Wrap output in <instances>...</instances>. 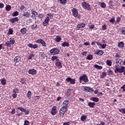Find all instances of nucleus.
<instances>
[{"label": "nucleus", "instance_id": "f257e3e1", "mask_svg": "<svg viewBox=\"0 0 125 125\" xmlns=\"http://www.w3.org/2000/svg\"><path fill=\"white\" fill-rule=\"evenodd\" d=\"M59 52H60V50L57 48H53L50 51V53L52 55H57Z\"/></svg>", "mask_w": 125, "mask_h": 125}, {"label": "nucleus", "instance_id": "f03ea898", "mask_svg": "<svg viewBox=\"0 0 125 125\" xmlns=\"http://www.w3.org/2000/svg\"><path fill=\"white\" fill-rule=\"evenodd\" d=\"M82 6H83L84 9H86V10H88L89 11L91 10L90 5L86 2H83L82 3Z\"/></svg>", "mask_w": 125, "mask_h": 125}, {"label": "nucleus", "instance_id": "7ed1b4c3", "mask_svg": "<svg viewBox=\"0 0 125 125\" xmlns=\"http://www.w3.org/2000/svg\"><path fill=\"white\" fill-rule=\"evenodd\" d=\"M68 108L62 106L60 110V117H64L65 113L67 111Z\"/></svg>", "mask_w": 125, "mask_h": 125}, {"label": "nucleus", "instance_id": "20e7f679", "mask_svg": "<svg viewBox=\"0 0 125 125\" xmlns=\"http://www.w3.org/2000/svg\"><path fill=\"white\" fill-rule=\"evenodd\" d=\"M125 66H122L119 68L117 67L115 70V73H116V74H118V73H124L125 71Z\"/></svg>", "mask_w": 125, "mask_h": 125}, {"label": "nucleus", "instance_id": "39448f33", "mask_svg": "<svg viewBox=\"0 0 125 125\" xmlns=\"http://www.w3.org/2000/svg\"><path fill=\"white\" fill-rule=\"evenodd\" d=\"M80 81H84V83H88V78L86 74H83L80 77Z\"/></svg>", "mask_w": 125, "mask_h": 125}, {"label": "nucleus", "instance_id": "423d86ee", "mask_svg": "<svg viewBox=\"0 0 125 125\" xmlns=\"http://www.w3.org/2000/svg\"><path fill=\"white\" fill-rule=\"evenodd\" d=\"M50 113L52 116H55L57 114V107L56 106H53L51 109Z\"/></svg>", "mask_w": 125, "mask_h": 125}, {"label": "nucleus", "instance_id": "0eeeda50", "mask_svg": "<svg viewBox=\"0 0 125 125\" xmlns=\"http://www.w3.org/2000/svg\"><path fill=\"white\" fill-rule=\"evenodd\" d=\"M66 81L68 83L70 82L71 84H75V83H76V82H75L76 80L72 79V78H71V77H68L66 78Z\"/></svg>", "mask_w": 125, "mask_h": 125}, {"label": "nucleus", "instance_id": "6e6552de", "mask_svg": "<svg viewBox=\"0 0 125 125\" xmlns=\"http://www.w3.org/2000/svg\"><path fill=\"white\" fill-rule=\"evenodd\" d=\"M17 109H18V110H20V111H21V112H23L25 113V115H28L29 114V111L25 109L23 107H17Z\"/></svg>", "mask_w": 125, "mask_h": 125}, {"label": "nucleus", "instance_id": "1a4fd4ad", "mask_svg": "<svg viewBox=\"0 0 125 125\" xmlns=\"http://www.w3.org/2000/svg\"><path fill=\"white\" fill-rule=\"evenodd\" d=\"M9 21L10 23H12V24H13L16 22H18V21H19V18H18V17L13 18L10 19Z\"/></svg>", "mask_w": 125, "mask_h": 125}, {"label": "nucleus", "instance_id": "9d476101", "mask_svg": "<svg viewBox=\"0 0 125 125\" xmlns=\"http://www.w3.org/2000/svg\"><path fill=\"white\" fill-rule=\"evenodd\" d=\"M21 61V57L19 56H16L14 59V62L15 63H18Z\"/></svg>", "mask_w": 125, "mask_h": 125}, {"label": "nucleus", "instance_id": "9b49d317", "mask_svg": "<svg viewBox=\"0 0 125 125\" xmlns=\"http://www.w3.org/2000/svg\"><path fill=\"white\" fill-rule=\"evenodd\" d=\"M68 105H69L68 100L64 101L62 104V107H64V108H66L67 109H68Z\"/></svg>", "mask_w": 125, "mask_h": 125}, {"label": "nucleus", "instance_id": "f8f14e48", "mask_svg": "<svg viewBox=\"0 0 125 125\" xmlns=\"http://www.w3.org/2000/svg\"><path fill=\"white\" fill-rule=\"evenodd\" d=\"M49 22V18L48 17H46L45 21L42 23L43 26H46L47 25H48Z\"/></svg>", "mask_w": 125, "mask_h": 125}, {"label": "nucleus", "instance_id": "ddd939ff", "mask_svg": "<svg viewBox=\"0 0 125 125\" xmlns=\"http://www.w3.org/2000/svg\"><path fill=\"white\" fill-rule=\"evenodd\" d=\"M72 13L73 14V16H74V17H78V10H77V9H76V8H74L72 9Z\"/></svg>", "mask_w": 125, "mask_h": 125}, {"label": "nucleus", "instance_id": "4468645a", "mask_svg": "<svg viewBox=\"0 0 125 125\" xmlns=\"http://www.w3.org/2000/svg\"><path fill=\"white\" fill-rule=\"evenodd\" d=\"M95 103H92L90 102H88V106L90 107V108H94V106H95Z\"/></svg>", "mask_w": 125, "mask_h": 125}, {"label": "nucleus", "instance_id": "2eb2a0df", "mask_svg": "<svg viewBox=\"0 0 125 125\" xmlns=\"http://www.w3.org/2000/svg\"><path fill=\"white\" fill-rule=\"evenodd\" d=\"M84 27H85V24L83 23H80L77 25V28H79V30L82 28H84Z\"/></svg>", "mask_w": 125, "mask_h": 125}, {"label": "nucleus", "instance_id": "dca6fc26", "mask_svg": "<svg viewBox=\"0 0 125 125\" xmlns=\"http://www.w3.org/2000/svg\"><path fill=\"white\" fill-rule=\"evenodd\" d=\"M62 40V39L60 36H57L56 39H55V42H60Z\"/></svg>", "mask_w": 125, "mask_h": 125}, {"label": "nucleus", "instance_id": "f3484780", "mask_svg": "<svg viewBox=\"0 0 125 125\" xmlns=\"http://www.w3.org/2000/svg\"><path fill=\"white\" fill-rule=\"evenodd\" d=\"M69 44V42H63L62 43V46H63V47H65V46L69 47L70 46Z\"/></svg>", "mask_w": 125, "mask_h": 125}, {"label": "nucleus", "instance_id": "a211bd4d", "mask_svg": "<svg viewBox=\"0 0 125 125\" xmlns=\"http://www.w3.org/2000/svg\"><path fill=\"white\" fill-rule=\"evenodd\" d=\"M90 100L93 101L94 102H99V99L96 97H92L90 99Z\"/></svg>", "mask_w": 125, "mask_h": 125}, {"label": "nucleus", "instance_id": "6ab92c4d", "mask_svg": "<svg viewBox=\"0 0 125 125\" xmlns=\"http://www.w3.org/2000/svg\"><path fill=\"white\" fill-rule=\"evenodd\" d=\"M103 53H104V52L103 50H99L98 51H96L95 53V54H97V55H103Z\"/></svg>", "mask_w": 125, "mask_h": 125}, {"label": "nucleus", "instance_id": "aec40b11", "mask_svg": "<svg viewBox=\"0 0 125 125\" xmlns=\"http://www.w3.org/2000/svg\"><path fill=\"white\" fill-rule=\"evenodd\" d=\"M20 91V90L19 89V88L17 87L13 89V93H19V92Z\"/></svg>", "mask_w": 125, "mask_h": 125}, {"label": "nucleus", "instance_id": "412c9836", "mask_svg": "<svg viewBox=\"0 0 125 125\" xmlns=\"http://www.w3.org/2000/svg\"><path fill=\"white\" fill-rule=\"evenodd\" d=\"M118 46L120 48H123L125 46V43L123 42H120L118 43Z\"/></svg>", "mask_w": 125, "mask_h": 125}, {"label": "nucleus", "instance_id": "4be33fe9", "mask_svg": "<svg viewBox=\"0 0 125 125\" xmlns=\"http://www.w3.org/2000/svg\"><path fill=\"white\" fill-rule=\"evenodd\" d=\"M24 17H30L31 16V14L28 12H24L23 14Z\"/></svg>", "mask_w": 125, "mask_h": 125}, {"label": "nucleus", "instance_id": "5701e85b", "mask_svg": "<svg viewBox=\"0 0 125 125\" xmlns=\"http://www.w3.org/2000/svg\"><path fill=\"white\" fill-rule=\"evenodd\" d=\"M9 41L10 43H11V44H14V43H15V40H14V38H10Z\"/></svg>", "mask_w": 125, "mask_h": 125}, {"label": "nucleus", "instance_id": "b1692460", "mask_svg": "<svg viewBox=\"0 0 125 125\" xmlns=\"http://www.w3.org/2000/svg\"><path fill=\"white\" fill-rule=\"evenodd\" d=\"M55 65L57 67H59V68H62L63 67L61 64V62H56Z\"/></svg>", "mask_w": 125, "mask_h": 125}, {"label": "nucleus", "instance_id": "393cba45", "mask_svg": "<svg viewBox=\"0 0 125 125\" xmlns=\"http://www.w3.org/2000/svg\"><path fill=\"white\" fill-rule=\"evenodd\" d=\"M27 31V29L26 28H22L21 30V32L22 35H24V34H26V32Z\"/></svg>", "mask_w": 125, "mask_h": 125}, {"label": "nucleus", "instance_id": "a878e982", "mask_svg": "<svg viewBox=\"0 0 125 125\" xmlns=\"http://www.w3.org/2000/svg\"><path fill=\"white\" fill-rule=\"evenodd\" d=\"M38 16V13L37 12L34 11L32 12V17H36Z\"/></svg>", "mask_w": 125, "mask_h": 125}, {"label": "nucleus", "instance_id": "bb28decb", "mask_svg": "<svg viewBox=\"0 0 125 125\" xmlns=\"http://www.w3.org/2000/svg\"><path fill=\"white\" fill-rule=\"evenodd\" d=\"M100 5L102 7V8H105L106 7V4L104 2H100Z\"/></svg>", "mask_w": 125, "mask_h": 125}, {"label": "nucleus", "instance_id": "cd10ccee", "mask_svg": "<svg viewBox=\"0 0 125 125\" xmlns=\"http://www.w3.org/2000/svg\"><path fill=\"white\" fill-rule=\"evenodd\" d=\"M94 67L98 69L99 70H101L103 67L100 65H98V64L94 65Z\"/></svg>", "mask_w": 125, "mask_h": 125}, {"label": "nucleus", "instance_id": "c85d7f7f", "mask_svg": "<svg viewBox=\"0 0 125 125\" xmlns=\"http://www.w3.org/2000/svg\"><path fill=\"white\" fill-rule=\"evenodd\" d=\"M106 76H107V73H106V72H104L101 75V78H102V79H104V78H105Z\"/></svg>", "mask_w": 125, "mask_h": 125}, {"label": "nucleus", "instance_id": "c756f323", "mask_svg": "<svg viewBox=\"0 0 125 125\" xmlns=\"http://www.w3.org/2000/svg\"><path fill=\"white\" fill-rule=\"evenodd\" d=\"M1 83H2L3 85H5V84H6V80H5V79H2L1 80Z\"/></svg>", "mask_w": 125, "mask_h": 125}, {"label": "nucleus", "instance_id": "7c9ffc66", "mask_svg": "<svg viewBox=\"0 0 125 125\" xmlns=\"http://www.w3.org/2000/svg\"><path fill=\"white\" fill-rule=\"evenodd\" d=\"M106 65L108 66H112V61L109 60L106 61Z\"/></svg>", "mask_w": 125, "mask_h": 125}, {"label": "nucleus", "instance_id": "2f4dec72", "mask_svg": "<svg viewBox=\"0 0 125 125\" xmlns=\"http://www.w3.org/2000/svg\"><path fill=\"white\" fill-rule=\"evenodd\" d=\"M12 15L13 17H16V16H18V15H19V13H18V11H16L14 12Z\"/></svg>", "mask_w": 125, "mask_h": 125}, {"label": "nucleus", "instance_id": "473e14b6", "mask_svg": "<svg viewBox=\"0 0 125 125\" xmlns=\"http://www.w3.org/2000/svg\"><path fill=\"white\" fill-rule=\"evenodd\" d=\"M21 83L22 84H26V79L22 78L21 80Z\"/></svg>", "mask_w": 125, "mask_h": 125}, {"label": "nucleus", "instance_id": "72a5a7b5", "mask_svg": "<svg viewBox=\"0 0 125 125\" xmlns=\"http://www.w3.org/2000/svg\"><path fill=\"white\" fill-rule=\"evenodd\" d=\"M5 45L7 47H10V46H11V44L9 41H7L5 42Z\"/></svg>", "mask_w": 125, "mask_h": 125}, {"label": "nucleus", "instance_id": "f704fd0d", "mask_svg": "<svg viewBox=\"0 0 125 125\" xmlns=\"http://www.w3.org/2000/svg\"><path fill=\"white\" fill-rule=\"evenodd\" d=\"M81 121H82V122H85V121H86V116L83 115L81 117Z\"/></svg>", "mask_w": 125, "mask_h": 125}, {"label": "nucleus", "instance_id": "c9c22d12", "mask_svg": "<svg viewBox=\"0 0 125 125\" xmlns=\"http://www.w3.org/2000/svg\"><path fill=\"white\" fill-rule=\"evenodd\" d=\"M11 10V6L8 5L6 6V10L7 11H10Z\"/></svg>", "mask_w": 125, "mask_h": 125}, {"label": "nucleus", "instance_id": "e433bc0d", "mask_svg": "<svg viewBox=\"0 0 125 125\" xmlns=\"http://www.w3.org/2000/svg\"><path fill=\"white\" fill-rule=\"evenodd\" d=\"M87 59L88 60H92V59H93V57L92 56V55L89 54L87 56Z\"/></svg>", "mask_w": 125, "mask_h": 125}, {"label": "nucleus", "instance_id": "4c0bfd02", "mask_svg": "<svg viewBox=\"0 0 125 125\" xmlns=\"http://www.w3.org/2000/svg\"><path fill=\"white\" fill-rule=\"evenodd\" d=\"M47 17L49 18V20L52 19V18H53V16H52V14H51V13L47 14Z\"/></svg>", "mask_w": 125, "mask_h": 125}, {"label": "nucleus", "instance_id": "58836bf2", "mask_svg": "<svg viewBox=\"0 0 125 125\" xmlns=\"http://www.w3.org/2000/svg\"><path fill=\"white\" fill-rule=\"evenodd\" d=\"M62 4H65L67 2V0H59Z\"/></svg>", "mask_w": 125, "mask_h": 125}, {"label": "nucleus", "instance_id": "ea45409f", "mask_svg": "<svg viewBox=\"0 0 125 125\" xmlns=\"http://www.w3.org/2000/svg\"><path fill=\"white\" fill-rule=\"evenodd\" d=\"M31 94H32L31 91H28L27 94V97H28V98H31Z\"/></svg>", "mask_w": 125, "mask_h": 125}, {"label": "nucleus", "instance_id": "a19ab883", "mask_svg": "<svg viewBox=\"0 0 125 125\" xmlns=\"http://www.w3.org/2000/svg\"><path fill=\"white\" fill-rule=\"evenodd\" d=\"M8 35H13V30L12 29H9Z\"/></svg>", "mask_w": 125, "mask_h": 125}, {"label": "nucleus", "instance_id": "79ce46f5", "mask_svg": "<svg viewBox=\"0 0 125 125\" xmlns=\"http://www.w3.org/2000/svg\"><path fill=\"white\" fill-rule=\"evenodd\" d=\"M108 75L109 76H113L114 75V72L112 70H109L108 71Z\"/></svg>", "mask_w": 125, "mask_h": 125}, {"label": "nucleus", "instance_id": "37998d69", "mask_svg": "<svg viewBox=\"0 0 125 125\" xmlns=\"http://www.w3.org/2000/svg\"><path fill=\"white\" fill-rule=\"evenodd\" d=\"M119 111L121 112L122 114H125V108H121L119 109Z\"/></svg>", "mask_w": 125, "mask_h": 125}, {"label": "nucleus", "instance_id": "c03bdc74", "mask_svg": "<svg viewBox=\"0 0 125 125\" xmlns=\"http://www.w3.org/2000/svg\"><path fill=\"white\" fill-rule=\"evenodd\" d=\"M37 74V70L35 69H32V75H36Z\"/></svg>", "mask_w": 125, "mask_h": 125}, {"label": "nucleus", "instance_id": "a18cd8bd", "mask_svg": "<svg viewBox=\"0 0 125 125\" xmlns=\"http://www.w3.org/2000/svg\"><path fill=\"white\" fill-rule=\"evenodd\" d=\"M41 44H42V46H44V47L46 46V43H45V42H44V40H43V41L42 42Z\"/></svg>", "mask_w": 125, "mask_h": 125}, {"label": "nucleus", "instance_id": "49530a36", "mask_svg": "<svg viewBox=\"0 0 125 125\" xmlns=\"http://www.w3.org/2000/svg\"><path fill=\"white\" fill-rule=\"evenodd\" d=\"M84 90L86 92H89V87H85L84 88Z\"/></svg>", "mask_w": 125, "mask_h": 125}, {"label": "nucleus", "instance_id": "de8ad7c7", "mask_svg": "<svg viewBox=\"0 0 125 125\" xmlns=\"http://www.w3.org/2000/svg\"><path fill=\"white\" fill-rule=\"evenodd\" d=\"M121 33L123 35H125V27H123L121 29Z\"/></svg>", "mask_w": 125, "mask_h": 125}, {"label": "nucleus", "instance_id": "09e8293b", "mask_svg": "<svg viewBox=\"0 0 125 125\" xmlns=\"http://www.w3.org/2000/svg\"><path fill=\"white\" fill-rule=\"evenodd\" d=\"M58 58V57L57 56H53L52 57L51 60H52V61H54V60H56V59H57Z\"/></svg>", "mask_w": 125, "mask_h": 125}, {"label": "nucleus", "instance_id": "8fccbe9b", "mask_svg": "<svg viewBox=\"0 0 125 125\" xmlns=\"http://www.w3.org/2000/svg\"><path fill=\"white\" fill-rule=\"evenodd\" d=\"M38 46H39L37 44H34V45L32 44V48H34V49H36V48H38Z\"/></svg>", "mask_w": 125, "mask_h": 125}, {"label": "nucleus", "instance_id": "3c124183", "mask_svg": "<svg viewBox=\"0 0 125 125\" xmlns=\"http://www.w3.org/2000/svg\"><path fill=\"white\" fill-rule=\"evenodd\" d=\"M43 41V40L40 39H39L38 40H37L36 41V42H37L38 43H41V42Z\"/></svg>", "mask_w": 125, "mask_h": 125}, {"label": "nucleus", "instance_id": "603ef678", "mask_svg": "<svg viewBox=\"0 0 125 125\" xmlns=\"http://www.w3.org/2000/svg\"><path fill=\"white\" fill-rule=\"evenodd\" d=\"M109 22H110V23H112V24H114V23L115 22V18H112V19H110L109 20Z\"/></svg>", "mask_w": 125, "mask_h": 125}, {"label": "nucleus", "instance_id": "864d4df0", "mask_svg": "<svg viewBox=\"0 0 125 125\" xmlns=\"http://www.w3.org/2000/svg\"><path fill=\"white\" fill-rule=\"evenodd\" d=\"M102 30H107V26L106 24H104L102 26Z\"/></svg>", "mask_w": 125, "mask_h": 125}, {"label": "nucleus", "instance_id": "5fc2aeb1", "mask_svg": "<svg viewBox=\"0 0 125 125\" xmlns=\"http://www.w3.org/2000/svg\"><path fill=\"white\" fill-rule=\"evenodd\" d=\"M41 56L42 58H44L45 57V54H44V53H41Z\"/></svg>", "mask_w": 125, "mask_h": 125}, {"label": "nucleus", "instance_id": "6e6d98bb", "mask_svg": "<svg viewBox=\"0 0 125 125\" xmlns=\"http://www.w3.org/2000/svg\"><path fill=\"white\" fill-rule=\"evenodd\" d=\"M29 124L30 123H29V121H28V120L24 121V125H29Z\"/></svg>", "mask_w": 125, "mask_h": 125}, {"label": "nucleus", "instance_id": "4d7b16f0", "mask_svg": "<svg viewBox=\"0 0 125 125\" xmlns=\"http://www.w3.org/2000/svg\"><path fill=\"white\" fill-rule=\"evenodd\" d=\"M4 7V4L0 3V8H3Z\"/></svg>", "mask_w": 125, "mask_h": 125}, {"label": "nucleus", "instance_id": "13d9d810", "mask_svg": "<svg viewBox=\"0 0 125 125\" xmlns=\"http://www.w3.org/2000/svg\"><path fill=\"white\" fill-rule=\"evenodd\" d=\"M93 91H94V90H93V89L92 88H89V92H93Z\"/></svg>", "mask_w": 125, "mask_h": 125}, {"label": "nucleus", "instance_id": "bf43d9fd", "mask_svg": "<svg viewBox=\"0 0 125 125\" xmlns=\"http://www.w3.org/2000/svg\"><path fill=\"white\" fill-rule=\"evenodd\" d=\"M106 46H107V44H103V45H102V48H106Z\"/></svg>", "mask_w": 125, "mask_h": 125}, {"label": "nucleus", "instance_id": "052dcab7", "mask_svg": "<svg viewBox=\"0 0 125 125\" xmlns=\"http://www.w3.org/2000/svg\"><path fill=\"white\" fill-rule=\"evenodd\" d=\"M12 96L13 98H16V97H17V94L14 93V94H12Z\"/></svg>", "mask_w": 125, "mask_h": 125}, {"label": "nucleus", "instance_id": "680f3d73", "mask_svg": "<svg viewBox=\"0 0 125 125\" xmlns=\"http://www.w3.org/2000/svg\"><path fill=\"white\" fill-rule=\"evenodd\" d=\"M118 60L119 64L121 65L122 63L123 62V60L119 59V60Z\"/></svg>", "mask_w": 125, "mask_h": 125}, {"label": "nucleus", "instance_id": "e2e57ef3", "mask_svg": "<svg viewBox=\"0 0 125 125\" xmlns=\"http://www.w3.org/2000/svg\"><path fill=\"white\" fill-rule=\"evenodd\" d=\"M115 57L116 58H120L121 56H120V55L118 53H116V55H115Z\"/></svg>", "mask_w": 125, "mask_h": 125}, {"label": "nucleus", "instance_id": "0e129e2a", "mask_svg": "<svg viewBox=\"0 0 125 125\" xmlns=\"http://www.w3.org/2000/svg\"><path fill=\"white\" fill-rule=\"evenodd\" d=\"M25 8V6L22 5L20 7V9L21 10H23Z\"/></svg>", "mask_w": 125, "mask_h": 125}, {"label": "nucleus", "instance_id": "69168bd1", "mask_svg": "<svg viewBox=\"0 0 125 125\" xmlns=\"http://www.w3.org/2000/svg\"><path fill=\"white\" fill-rule=\"evenodd\" d=\"M90 29H94V24H92L89 26Z\"/></svg>", "mask_w": 125, "mask_h": 125}, {"label": "nucleus", "instance_id": "338daca9", "mask_svg": "<svg viewBox=\"0 0 125 125\" xmlns=\"http://www.w3.org/2000/svg\"><path fill=\"white\" fill-rule=\"evenodd\" d=\"M16 110L15 109H13L11 112V114L12 115H13L14 114H15Z\"/></svg>", "mask_w": 125, "mask_h": 125}, {"label": "nucleus", "instance_id": "774afa93", "mask_svg": "<svg viewBox=\"0 0 125 125\" xmlns=\"http://www.w3.org/2000/svg\"><path fill=\"white\" fill-rule=\"evenodd\" d=\"M27 58L28 60H31V59H32V55H30Z\"/></svg>", "mask_w": 125, "mask_h": 125}]
</instances>
